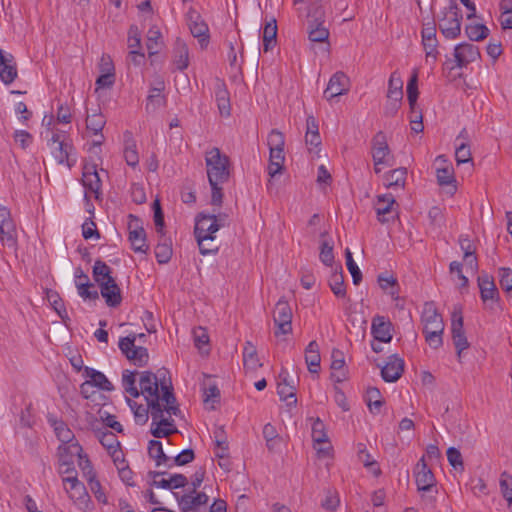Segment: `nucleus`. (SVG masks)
<instances>
[{"label": "nucleus", "mask_w": 512, "mask_h": 512, "mask_svg": "<svg viewBox=\"0 0 512 512\" xmlns=\"http://www.w3.org/2000/svg\"><path fill=\"white\" fill-rule=\"evenodd\" d=\"M167 374L166 369L158 370L157 374L144 371L140 373L139 378V392L145 397L150 408L151 434L155 438H166L177 432L172 416H177L180 409Z\"/></svg>", "instance_id": "obj_1"}, {"label": "nucleus", "mask_w": 512, "mask_h": 512, "mask_svg": "<svg viewBox=\"0 0 512 512\" xmlns=\"http://www.w3.org/2000/svg\"><path fill=\"white\" fill-rule=\"evenodd\" d=\"M208 181L211 187V204L220 206L223 200V185L230 177V160L220 149L213 147L205 153Z\"/></svg>", "instance_id": "obj_2"}, {"label": "nucleus", "mask_w": 512, "mask_h": 512, "mask_svg": "<svg viewBox=\"0 0 512 512\" xmlns=\"http://www.w3.org/2000/svg\"><path fill=\"white\" fill-rule=\"evenodd\" d=\"M414 476L417 490L421 493V497L432 502L438 490L435 476L431 469L428 468L424 456L417 462L414 468Z\"/></svg>", "instance_id": "obj_3"}, {"label": "nucleus", "mask_w": 512, "mask_h": 512, "mask_svg": "<svg viewBox=\"0 0 512 512\" xmlns=\"http://www.w3.org/2000/svg\"><path fill=\"white\" fill-rule=\"evenodd\" d=\"M48 145L51 147L52 155L58 164L66 165L69 169L75 165L76 159L72 157L74 148L65 135L52 132Z\"/></svg>", "instance_id": "obj_4"}, {"label": "nucleus", "mask_w": 512, "mask_h": 512, "mask_svg": "<svg viewBox=\"0 0 512 512\" xmlns=\"http://www.w3.org/2000/svg\"><path fill=\"white\" fill-rule=\"evenodd\" d=\"M443 18L440 19L439 29L448 39H455L461 33L462 13L455 1H450L448 7L443 11Z\"/></svg>", "instance_id": "obj_5"}, {"label": "nucleus", "mask_w": 512, "mask_h": 512, "mask_svg": "<svg viewBox=\"0 0 512 512\" xmlns=\"http://www.w3.org/2000/svg\"><path fill=\"white\" fill-rule=\"evenodd\" d=\"M371 155L376 174H379L382 170L380 165H392L393 156L391 155L386 136L382 131L376 133L371 141Z\"/></svg>", "instance_id": "obj_6"}, {"label": "nucleus", "mask_w": 512, "mask_h": 512, "mask_svg": "<svg viewBox=\"0 0 512 512\" xmlns=\"http://www.w3.org/2000/svg\"><path fill=\"white\" fill-rule=\"evenodd\" d=\"M82 454L83 448L77 441L61 444L57 449L59 473H75V458L79 459Z\"/></svg>", "instance_id": "obj_7"}, {"label": "nucleus", "mask_w": 512, "mask_h": 512, "mask_svg": "<svg viewBox=\"0 0 512 512\" xmlns=\"http://www.w3.org/2000/svg\"><path fill=\"white\" fill-rule=\"evenodd\" d=\"M292 309L287 300L280 298L273 310V321L276 326L275 336L287 335L292 332Z\"/></svg>", "instance_id": "obj_8"}, {"label": "nucleus", "mask_w": 512, "mask_h": 512, "mask_svg": "<svg viewBox=\"0 0 512 512\" xmlns=\"http://www.w3.org/2000/svg\"><path fill=\"white\" fill-rule=\"evenodd\" d=\"M451 333L458 361L461 362L462 352L469 348L470 344L463 328V316L461 307H455L451 316Z\"/></svg>", "instance_id": "obj_9"}, {"label": "nucleus", "mask_w": 512, "mask_h": 512, "mask_svg": "<svg viewBox=\"0 0 512 512\" xmlns=\"http://www.w3.org/2000/svg\"><path fill=\"white\" fill-rule=\"evenodd\" d=\"M220 226H194V236L197 240L199 251L202 255L216 253L219 249V242L216 241L215 233Z\"/></svg>", "instance_id": "obj_10"}, {"label": "nucleus", "mask_w": 512, "mask_h": 512, "mask_svg": "<svg viewBox=\"0 0 512 512\" xmlns=\"http://www.w3.org/2000/svg\"><path fill=\"white\" fill-rule=\"evenodd\" d=\"M135 340V335L123 337L119 341V348L128 360L139 367H143L148 363L149 354L146 348L135 346Z\"/></svg>", "instance_id": "obj_11"}, {"label": "nucleus", "mask_w": 512, "mask_h": 512, "mask_svg": "<svg viewBox=\"0 0 512 512\" xmlns=\"http://www.w3.org/2000/svg\"><path fill=\"white\" fill-rule=\"evenodd\" d=\"M421 39V44L425 51L426 62L435 64L439 56V42L436 36V26L433 21L423 24Z\"/></svg>", "instance_id": "obj_12"}, {"label": "nucleus", "mask_w": 512, "mask_h": 512, "mask_svg": "<svg viewBox=\"0 0 512 512\" xmlns=\"http://www.w3.org/2000/svg\"><path fill=\"white\" fill-rule=\"evenodd\" d=\"M82 184L85 188V199H100L102 182L94 164H85L83 167Z\"/></svg>", "instance_id": "obj_13"}, {"label": "nucleus", "mask_w": 512, "mask_h": 512, "mask_svg": "<svg viewBox=\"0 0 512 512\" xmlns=\"http://www.w3.org/2000/svg\"><path fill=\"white\" fill-rule=\"evenodd\" d=\"M63 487L68 497L76 504H85L89 500V495L85 485L79 481L77 473H69L62 477Z\"/></svg>", "instance_id": "obj_14"}, {"label": "nucleus", "mask_w": 512, "mask_h": 512, "mask_svg": "<svg viewBox=\"0 0 512 512\" xmlns=\"http://www.w3.org/2000/svg\"><path fill=\"white\" fill-rule=\"evenodd\" d=\"M187 25L190 29L193 37L197 38L201 47H206L209 43V27L202 19L200 14L194 10L190 9L186 15Z\"/></svg>", "instance_id": "obj_15"}, {"label": "nucleus", "mask_w": 512, "mask_h": 512, "mask_svg": "<svg viewBox=\"0 0 512 512\" xmlns=\"http://www.w3.org/2000/svg\"><path fill=\"white\" fill-rule=\"evenodd\" d=\"M312 440L314 442V449L320 457H327L330 455L332 446L329 442L326 433L325 424L320 418H316L312 424Z\"/></svg>", "instance_id": "obj_16"}, {"label": "nucleus", "mask_w": 512, "mask_h": 512, "mask_svg": "<svg viewBox=\"0 0 512 512\" xmlns=\"http://www.w3.org/2000/svg\"><path fill=\"white\" fill-rule=\"evenodd\" d=\"M174 495L177 497L178 505L182 512H201V508L206 506L209 500L205 492L191 491L180 497H178L177 493H174Z\"/></svg>", "instance_id": "obj_17"}, {"label": "nucleus", "mask_w": 512, "mask_h": 512, "mask_svg": "<svg viewBox=\"0 0 512 512\" xmlns=\"http://www.w3.org/2000/svg\"><path fill=\"white\" fill-rule=\"evenodd\" d=\"M349 89V77L344 72L338 71L331 76L328 85L324 91V97L328 101H330L335 97L347 94Z\"/></svg>", "instance_id": "obj_18"}, {"label": "nucleus", "mask_w": 512, "mask_h": 512, "mask_svg": "<svg viewBox=\"0 0 512 512\" xmlns=\"http://www.w3.org/2000/svg\"><path fill=\"white\" fill-rule=\"evenodd\" d=\"M454 57L459 68L467 66L480 57L479 49L472 43L463 42L455 46Z\"/></svg>", "instance_id": "obj_19"}, {"label": "nucleus", "mask_w": 512, "mask_h": 512, "mask_svg": "<svg viewBox=\"0 0 512 512\" xmlns=\"http://www.w3.org/2000/svg\"><path fill=\"white\" fill-rule=\"evenodd\" d=\"M392 323L384 316L376 315L372 319L371 334L378 342L389 343L392 340Z\"/></svg>", "instance_id": "obj_20"}, {"label": "nucleus", "mask_w": 512, "mask_h": 512, "mask_svg": "<svg viewBox=\"0 0 512 512\" xmlns=\"http://www.w3.org/2000/svg\"><path fill=\"white\" fill-rule=\"evenodd\" d=\"M395 204L396 201L392 194H385L377 197L375 211L380 222H389L394 219L396 216V211L394 210Z\"/></svg>", "instance_id": "obj_21"}, {"label": "nucleus", "mask_w": 512, "mask_h": 512, "mask_svg": "<svg viewBox=\"0 0 512 512\" xmlns=\"http://www.w3.org/2000/svg\"><path fill=\"white\" fill-rule=\"evenodd\" d=\"M17 66L14 56L10 53H5L0 49V79L9 85L17 78Z\"/></svg>", "instance_id": "obj_22"}, {"label": "nucleus", "mask_w": 512, "mask_h": 512, "mask_svg": "<svg viewBox=\"0 0 512 512\" xmlns=\"http://www.w3.org/2000/svg\"><path fill=\"white\" fill-rule=\"evenodd\" d=\"M404 372V360L393 354L388 357V361L381 368V376L385 382L397 381Z\"/></svg>", "instance_id": "obj_23"}, {"label": "nucleus", "mask_w": 512, "mask_h": 512, "mask_svg": "<svg viewBox=\"0 0 512 512\" xmlns=\"http://www.w3.org/2000/svg\"><path fill=\"white\" fill-rule=\"evenodd\" d=\"M458 242L463 251V260L465 261L467 270L476 272L478 270V259L474 241L468 235H460Z\"/></svg>", "instance_id": "obj_24"}, {"label": "nucleus", "mask_w": 512, "mask_h": 512, "mask_svg": "<svg viewBox=\"0 0 512 512\" xmlns=\"http://www.w3.org/2000/svg\"><path fill=\"white\" fill-rule=\"evenodd\" d=\"M97 437L102 444V446L107 450L109 455L111 456L113 462H117L122 457L123 452L121 450L120 442L118 441L117 436L108 430L99 431L97 433Z\"/></svg>", "instance_id": "obj_25"}, {"label": "nucleus", "mask_w": 512, "mask_h": 512, "mask_svg": "<svg viewBox=\"0 0 512 512\" xmlns=\"http://www.w3.org/2000/svg\"><path fill=\"white\" fill-rule=\"evenodd\" d=\"M424 330L444 329L442 316L437 312L433 302H426L422 313Z\"/></svg>", "instance_id": "obj_26"}, {"label": "nucleus", "mask_w": 512, "mask_h": 512, "mask_svg": "<svg viewBox=\"0 0 512 512\" xmlns=\"http://www.w3.org/2000/svg\"><path fill=\"white\" fill-rule=\"evenodd\" d=\"M287 371L282 370L279 374L280 381L277 385V393L282 401H286L288 406H295L297 403L296 388L288 382Z\"/></svg>", "instance_id": "obj_27"}, {"label": "nucleus", "mask_w": 512, "mask_h": 512, "mask_svg": "<svg viewBox=\"0 0 512 512\" xmlns=\"http://www.w3.org/2000/svg\"><path fill=\"white\" fill-rule=\"evenodd\" d=\"M163 474L164 472L160 471L150 472V476L153 479V485L163 489H176L184 487L188 483L187 478L183 474H174L169 479L162 478L158 480L157 478Z\"/></svg>", "instance_id": "obj_28"}, {"label": "nucleus", "mask_w": 512, "mask_h": 512, "mask_svg": "<svg viewBox=\"0 0 512 512\" xmlns=\"http://www.w3.org/2000/svg\"><path fill=\"white\" fill-rule=\"evenodd\" d=\"M47 420L53 427L57 438L62 442V444L76 441L74 433L64 421L57 419L53 414H48Z\"/></svg>", "instance_id": "obj_29"}, {"label": "nucleus", "mask_w": 512, "mask_h": 512, "mask_svg": "<svg viewBox=\"0 0 512 512\" xmlns=\"http://www.w3.org/2000/svg\"><path fill=\"white\" fill-rule=\"evenodd\" d=\"M76 278V286L78 289L79 295L83 299L96 300L99 297L97 290L92 289L93 284L89 282V278L86 274L83 273L81 269H78L75 274Z\"/></svg>", "instance_id": "obj_30"}, {"label": "nucleus", "mask_w": 512, "mask_h": 512, "mask_svg": "<svg viewBox=\"0 0 512 512\" xmlns=\"http://www.w3.org/2000/svg\"><path fill=\"white\" fill-rule=\"evenodd\" d=\"M172 64L175 69L180 71L187 69L189 66V49L187 44L181 39H177L175 43Z\"/></svg>", "instance_id": "obj_31"}, {"label": "nucleus", "mask_w": 512, "mask_h": 512, "mask_svg": "<svg viewBox=\"0 0 512 512\" xmlns=\"http://www.w3.org/2000/svg\"><path fill=\"white\" fill-rule=\"evenodd\" d=\"M124 159L127 165L132 168L137 167L139 164V155L137 151L136 142L133 139L132 133L126 131L124 133V150H123Z\"/></svg>", "instance_id": "obj_32"}, {"label": "nucleus", "mask_w": 512, "mask_h": 512, "mask_svg": "<svg viewBox=\"0 0 512 512\" xmlns=\"http://www.w3.org/2000/svg\"><path fill=\"white\" fill-rule=\"evenodd\" d=\"M101 295L105 299L106 304L110 307H117L122 301L121 291L116 281L112 283H104L100 286Z\"/></svg>", "instance_id": "obj_33"}, {"label": "nucleus", "mask_w": 512, "mask_h": 512, "mask_svg": "<svg viewBox=\"0 0 512 512\" xmlns=\"http://www.w3.org/2000/svg\"><path fill=\"white\" fill-rule=\"evenodd\" d=\"M148 454L152 458L156 466L165 465L168 468L172 467L171 456H168L163 451L162 443L158 440H151L148 444Z\"/></svg>", "instance_id": "obj_34"}, {"label": "nucleus", "mask_w": 512, "mask_h": 512, "mask_svg": "<svg viewBox=\"0 0 512 512\" xmlns=\"http://www.w3.org/2000/svg\"><path fill=\"white\" fill-rule=\"evenodd\" d=\"M305 362L311 373H318L320 369L321 356L319 345L316 341H311L305 349Z\"/></svg>", "instance_id": "obj_35"}, {"label": "nucleus", "mask_w": 512, "mask_h": 512, "mask_svg": "<svg viewBox=\"0 0 512 512\" xmlns=\"http://www.w3.org/2000/svg\"><path fill=\"white\" fill-rule=\"evenodd\" d=\"M407 170L406 168H397L388 172L384 176V185L387 188L400 189L404 188L406 183Z\"/></svg>", "instance_id": "obj_36"}, {"label": "nucleus", "mask_w": 512, "mask_h": 512, "mask_svg": "<svg viewBox=\"0 0 512 512\" xmlns=\"http://www.w3.org/2000/svg\"><path fill=\"white\" fill-rule=\"evenodd\" d=\"M129 241L135 252L146 253L149 248L143 226H137L135 229L129 231Z\"/></svg>", "instance_id": "obj_37"}, {"label": "nucleus", "mask_w": 512, "mask_h": 512, "mask_svg": "<svg viewBox=\"0 0 512 512\" xmlns=\"http://www.w3.org/2000/svg\"><path fill=\"white\" fill-rule=\"evenodd\" d=\"M478 286L480 289L481 299L485 302L493 300L498 296V290L492 278L488 275L478 277Z\"/></svg>", "instance_id": "obj_38"}, {"label": "nucleus", "mask_w": 512, "mask_h": 512, "mask_svg": "<svg viewBox=\"0 0 512 512\" xmlns=\"http://www.w3.org/2000/svg\"><path fill=\"white\" fill-rule=\"evenodd\" d=\"M84 374L89 381L93 384L94 387H97L104 391H112L114 386L107 379V377L100 371H97L93 368L86 367L84 370Z\"/></svg>", "instance_id": "obj_39"}, {"label": "nucleus", "mask_w": 512, "mask_h": 512, "mask_svg": "<svg viewBox=\"0 0 512 512\" xmlns=\"http://www.w3.org/2000/svg\"><path fill=\"white\" fill-rule=\"evenodd\" d=\"M329 286L336 297L343 298L346 296V288L344 285V276L341 265H337L329 279Z\"/></svg>", "instance_id": "obj_40"}, {"label": "nucleus", "mask_w": 512, "mask_h": 512, "mask_svg": "<svg viewBox=\"0 0 512 512\" xmlns=\"http://www.w3.org/2000/svg\"><path fill=\"white\" fill-rule=\"evenodd\" d=\"M268 174L271 179L282 173L285 161L284 150H269Z\"/></svg>", "instance_id": "obj_41"}, {"label": "nucleus", "mask_w": 512, "mask_h": 512, "mask_svg": "<svg viewBox=\"0 0 512 512\" xmlns=\"http://www.w3.org/2000/svg\"><path fill=\"white\" fill-rule=\"evenodd\" d=\"M305 141L307 145L314 147H318L321 144L318 121L312 115H309L306 119Z\"/></svg>", "instance_id": "obj_42"}, {"label": "nucleus", "mask_w": 512, "mask_h": 512, "mask_svg": "<svg viewBox=\"0 0 512 512\" xmlns=\"http://www.w3.org/2000/svg\"><path fill=\"white\" fill-rule=\"evenodd\" d=\"M263 51L268 52L277 42V22L272 18L263 28Z\"/></svg>", "instance_id": "obj_43"}, {"label": "nucleus", "mask_w": 512, "mask_h": 512, "mask_svg": "<svg viewBox=\"0 0 512 512\" xmlns=\"http://www.w3.org/2000/svg\"><path fill=\"white\" fill-rule=\"evenodd\" d=\"M93 278L99 286L104 283H112L115 281L111 276V268L101 260L95 261L93 266Z\"/></svg>", "instance_id": "obj_44"}, {"label": "nucleus", "mask_w": 512, "mask_h": 512, "mask_svg": "<svg viewBox=\"0 0 512 512\" xmlns=\"http://www.w3.org/2000/svg\"><path fill=\"white\" fill-rule=\"evenodd\" d=\"M215 98L220 114L223 116H229L231 110L229 92L223 83L217 85Z\"/></svg>", "instance_id": "obj_45"}, {"label": "nucleus", "mask_w": 512, "mask_h": 512, "mask_svg": "<svg viewBox=\"0 0 512 512\" xmlns=\"http://www.w3.org/2000/svg\"><path fill=\"white\" fill-rule=\"evenodd\" d=\"M387 98L395 101H401L403 98V81L397 72L390 75Z\"/></svg>", "instance_id": "obj_46"}, {"label": "nucleus", "mask_w": 512, "mask_h": 512, "mask_svg": "<svg viewBox=\"0 0 512 512\" xmlns=\"http://www.w3.org/2000/svg\"><path fill=\"white\" fill-rule=\"evenodd\" d=\"M243 363L244 367L249 370H256L262 366L258 359L256 347L250 341L245 343L243 349Z\"/></svg>", "instance_id": "obj_47"}, {"label": "nucleus", "mask_w": 512, "mask_h": 512, "mask_svg": "<svg viewBox=\"0 0 512 512\" xmlns=\"http://www.w3.org/2000/svg\"><path fill=\"white\" fill-rule=\"evenodd\" d=\"M320 260L326 266H333L334 254H333V241L327 238L326 233L321 234V246H320Z\"/></svg>", "instance_id": "obj_48"}, {"label": "nucleus", "mask_w": 512, "mask_h": 512, "mask_svg": "<svg viewBox=\"0 0 512 512\" xmlns=\"http://www.w3.org/2000/svg\"><path fill=\"white\" fill-rule=\"evenodd\" d=\"M436 177L440 186H450L453 192L456 190V186L454 185L456 180L451 166L446 165L444 167H438Z\"/></svg>", "instance_id": "obj_49"}, {"label": "nucleus", "mask_w": 512, "mask_h": 512, "mask_svg": "<svg viewBox=\"0 0 512 512\" xmlns=\"http://www.w3.org/2000/svg\"><path fill=\"white\" fill-rule=\"evenodd\" d=\"M162 34L157 26L151 27L147 32L146 46L150 56L157 54L162 45Z\"/></svg>", "instance_id": "obj_50"}, {"label": "nucleus", "mask_w": 512, "mask_h": 512, "mask_svg": "<svg viewBox=\"0 0 512 512\" xmlns=\"http://www.w3.org/2000/svg\"><path fill=\"white\" fill-rule=\"evenodd\" d=\"M105 124L106 118L101 112H94L86 117V128L95 136L102 132Z\"/></svg>", "instance_id": "obj_51"}, {"label": "nucleus", "mask_w": 512, "mask_h": 512, "mask_svg": "<svg viewBox=\"0 0 512 512\" xmlns=\"http://www.w3.org/2000/svg\"><path fill=\"white\" fill-rule=\"evenodd\" d=\"M465 33L471 41H481L489 35V29L486 25L480 23L467 24Z\"/></svg>", "instance_id": "obj_52"}, {"label": "nucleus", "mask_w": 512, "mask_h": 512, "mask_svg": "<svg viewBox=\"0 0 512 512\" xmlns=\"http://www.w3.org/2000/svg\"><path fill=\"white\" fill-rule=\"evenodd\" d=\"M136 371L124 370L122 374V385L124 390L133 398H137L140 392L136 386Z\"/></svg>", "instance_id": "obj_53"}, {"label": "nucleus", "mask_w": 512, "mask_h": 512, "mask_svg": "<svg viewBox=\"0 0 512 512\" xmlns=\"http://www.w3.org/2000/svg\"><path fill=\"white\" fill-rule=\"evenodd\" d=\"M357 448L359 461L362 462L365 467L370 468L374 475H379L380 469L377 466V462L368 453V451L366 450V446L362 443H359Z\"/></svg>", "instance_id": "obj_54"}, {"label": "nucleus", "mask_w": 512, "mask_h": 512, "mask_svg": "<svg viewBox=\"0 0 512 512\" xmlns=\"http://www.w3.org/2000/svg\"><path fill=\"white\" fill-rule=\"evenodd\" d=\"M0 242L8 248H15L17 245L16 226H0Z\"/></svg>", "instance_id": "obj_55"}, {"label": "nucleus", "mask_w": 512, "mask_h": 512, "mask_svg": "<svg viewBox=\"0 0 512 512\" xmlns=\"http://www.w3.org/2000/svg\"><path fill=\"white\" fill-rule=\"evenodd\" d=\"M308 36L311 42H325L329 38V30L323 26V23L311 24Z\"/></svg>", "instance_id": "obj_56"}, {"label": "nucleus", "mask_w": 512, "mask_h": 512, "mask_svg": "<svg viewBox=\"0 0 512 512\" xmlns=\"http://www.w3.org/2000/svg\"><path fill=\"white\" fill-rule=\"evenodd\" d=\"M378 284L379 286L381 287V289L383 290H388L389 288H391V291L389 292V294L397 299L398 298V283H397V279L395 277H393L392 275H389V274H380L378 276Z\"/></svg>", "instance_id": "obj_57"}, {"label": "nucleus", "mask_w": 512, "mask_h": 512, "mask_svg": "<svg viewBox=\"0 0 512 512\" xmlns=\"http://www.w3.org/2000/svg\"><path fill=\"white\" fill-rule=\"evenodd\" d=\"M128 404L134 413V418L137 424L143 425L148 421L150 408L143 405H138L135 401L128 399Z\"/></svg>", "instance_id": "obj_58"}, {"label": "nucleus", "mask_w": 512, "mask_h": 512, "mask_svg": "<svg viewBox=\"0 0 512 512\" xmlns=\"http://www.w3.org/2000/svg\"><path fill=\"white\" fill-rule=\"evenodd\" d=\"M345 258L346 266L352 276L353 284L359 285L360 282L362 281V273L357 264L355 263L350 249L348 248L345 250Z\"/></svg>", "instance_id": "obj_59"}, {"label": "nucleus", "mask_w": 512, "mask_h": 512, "mask_svg": "<svg viewBox=\"0 0 512 512\" xmlns=\"http://www.w3.org/2000/svg\"><path fill=\"white\" fill-rule=\"evenodd\" d=\"M120 459L121 460H119L117 462H114V464H115V466H116V468L118 470L119 477L127 485L133 486L134 485V483H133V472L129 468V466L127 465V463H126V461L124 459V455H122V457H120Z\"/></svg>", "instance_id": "obj_60"}, {"label": "nucleus", "mask_w": 512, "mask_h": 512, "mask_svg": "<svg viewBox=\"0 0 512 512\" xmlns=\"http://www.w3.org/2000/svg\"><path fill=\"white\" fill-rule=\"evenodd\" d=\"M444 329H434V330H424L423 334L425 336L426 342L433 349H438L443 345V335Z\"/></svg>", "instance_id": "obj_61"}, {"label": "nucleus", "mask_w": 512, "mask_h": 512, "mask_svg": "<svg viewBox=\"0 0 512 512\" xmlns=\"http://www.w3.org/2000/svg\"><path fill=\"white\" fill-rule=\"evenodd\" d=\"M500 488L503 497L507 500L508 505L512 506V476L507 472H503L500 476Z\"/></svg>", "instance_id": "obj_62"}, {"label": "nucleus", "mask_w": 512, "mask_h": 512, "mask_svg": "<svg viewBox=\"0 0 512 512\" xmlns=\"http://www.w3.org/2000/svg\"><path fill=\"white\" fill-rule=\"evenodd\" d=\"M269 150H284L285 138L282 132L272 130L267 138Z\"/></svg>", "instance_id": "obj_63"}, {"label": "nucleus", "mask_w": 512, "mask_h": 512, "mask_svg": "<svg viewBox=\"0 0 512 512\" xmlns=\"http://www.w3.org/2000/svg\"><path fill=\"white\" fill-rule=\"evenodd\" d=\"M499 278L501 288L507 293L512 292V270L506 267L500 268Z\"/></svg>", "instance_id": "obj_64"}]
</instances>
